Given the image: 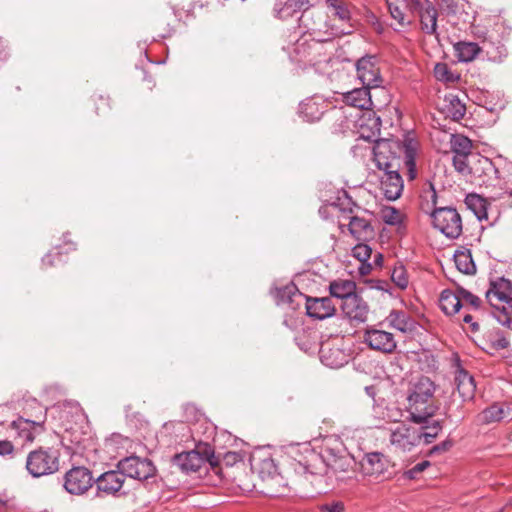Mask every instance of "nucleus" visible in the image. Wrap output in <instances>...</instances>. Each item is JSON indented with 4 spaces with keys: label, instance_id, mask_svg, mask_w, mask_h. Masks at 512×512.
<instances>
[{
    "label": "nucleus",
    "instance_id": "680f3d73",
    "mask_svg": "<svg viewBox=\"0 0 512 512\" xmlns=\"http://www.w3.org/2000/svg\"><path fill=\"white\" fill-rule=\"evenodd\" d=\"M9 57V52L7 49L6 42L0 38V63L7 60Z\"/></svg>",
    "mask_w": 512,
    "mask_h": 512
},
{
    "label": "nucleus",
    "instance_id": "39448f33",
    "mask_svg": "<svg viewBox=\"0 0 512 512\" xmlns=\"http://www.w3.org/2000/svg\"><path fill=\"white\" fill-rule=\"evenodd\" d=\"M415 386V390L408 396L409 420L416 424L426 423L436 412V406L430 401L433 397L435 386L432 388Z\"/></svg>",
    "mask_w": 512,
    "mask_h": 512
},
{
    "label": "nucleus",
    "instance_id": "f704fd0d",
    "mask_svg": "<svg viewBox=\"0 0 512 512\" xmlns=\"http://www.w3.org/2000/svg\"><path fill=\"white\" fill-rule=\"evenodd\" d=\"M273 11L277 18L283 20L294 17L299 13L296 6L293 5V0H276Z\"/></svg>",
    "mask_w": 512,
    "mask_h": 512
},
{
    "label": "nucleus",
    "instance_id": "bf43d9fd",
    "mask_svg": "<svg viewBox=\"0 0 512 512\" xmlns=\"http://www.w3.org/2000/svg\"><path fill=\"white\" fill-rule=\"evenodd\" d=\"M293 5L296 6L299 12L311 11V3L309 0H293Z\"/></svg>",
    "mask_w": 512,
    "mask_h": 512
},
{
    "label": "nucleus",
    "instance_id": "603ef678",
    "mask_svg": "<svg viewBox=\"0 0 512 512\" xmlns=\"http://www.w3.org/2000/svg\"><path fill=\"white\" fill-rule=\"evenodd\" d=\"M429 466H430V462L429 461L425 460V461L419 462L415 466H413L411 469L407 470L405 472V476L408 479H416L418 474L423 472Z\"/></svg>",
    "mask_w": 512,
    "mask_h": 512
},
{
    "label": "nucleus",
    "instance_id": "9b49d317",
    "mask_svg": "<svg viewBox=\"0 0 512 512\" xmlns=\"http://www.w3.org/2000/svg\"><path fill=\"white\" fill-rule=\"evenodd\" d=\"M342 338H334L333 342L321 341L318 349L322 364L330 368H340L350 360V354L341 348Z\"/></svg>",
    "mask_w": 512,
    "mask_h": 512
},
{
    "label": "nucleus",
    "instance_id": "de8ad7c7",
    "mask_svg": "<svg viewBox=\"0 0 512 512\" xmlns=\"http://www.w3.org/2000/svg\"><path fill=\"white\" fill-rule=\"evenodd\" d=\"M388 9L391 14V17L398 22L401 27H406L410 25V21L406 20L405 13L402 9L393 3L388 2Z\"/></svg>",
    "mask_w": 512,
    "mask_h": 512
},
{
    "label": "nucleus",
    "instance_id": "7ed1b4c3",
    "mask_svg": "<svg viewBox=\"0 0 512 512\" xmlns=\"http://www.w3.org/2000/svg\"><path fill=\"white\" fill-rule=\"evenodd\" d=\"M206 463L211 466L218 464L214 450L208 444H199L194 450L176 454L172 458L173 466L185 474L198 471Z\"/></svg>",
    "mask_w": 512,
    "mask_h": 512
},
{
    "label": "nucleus",
    "instance_id": "864d4df0",
    "mask_svg": "<svg viewBox=\"0 0 512 512\" xmlns=\"http://www.w3.org/2000/svg\"><path fill=\"white\" fill-rule=\"evenodd\" d=\"M292 466H293L295 473L300 476H304V477L308 478L307 477L308 475L316 474L312 470V466L310 464L302 463V462H295L292 464Z\"/></svg>",
    "mask_w": 512,
    "mask_h": 512
},
{
    "label": "nucleus",
    "instance_id": "09e8293b",
    "mask_svg": "<svg viewBox=\"0 0 512 512\" xmlns=\"http://www.w3.org/2000/svg\"><path fill=\"white\" fill-rule=\"evenodd\" d=\"M391 279L401 289H405L408 286L406 271L402 266L393 269Z\"/></svg>",
    "mask_w": 512,
    "mask_h": 512
},
{
    "label": "nucleus",
    "instance_id": "a211bd4d",
    "mask_svg": "<svg viewBox=\"0 0 512 512\" xmlns=\"http://www.w3.org/2000/svg\"><path fill=\"white\" fill-rule=\"evenodd\" d=\"M328 107L326 100L319 95L306 98L299 104V115L306 122L319 121Z\"/></svg>",
    "mask_w": 512,
    "mask_h": 512
},
{
    "label": "nucleus",
    "instance_id": "f03ea898",
    "mask_svg": "<svg viewBox=\"0 0 512 512\" xmlns=\"http://www.w3.org/2000/svg\"><path fill=\"white\" fill-rule=\"evenodd\" d=\"M478 37H482L483 47L480 48L477 43L460 41L454 45L456 57L459 62H471L480 53L482 49L486 51L487 57L493 62H502L507 56V50L504 44L499 40H494L493 35L488 33L478 34Z\"/></svg>",
    "mask_w": 512,
    "mask_h": 512
},
{
    "label": "nucleus",
    "instance_id": "4be33fe9",
    "mask_svg": "<svg viewBox=\"0 0 512 512\" xmlns=\"http://www.w3.org/2000/svg\"><path fill=\"white\" fill-rule=\"evenodd\" d=\"M381 190L387 200L394 201L398 199L403 191V180L399 171L384 172L380 176Z\"/></svg>",
    "mask_w": 512,
    "mask_h": 512
},
{
    "label": "nucleus",
    "instance_id": "c756f323",
    "mask_svg": "<svg viewBox=\"0 0 512 512\" xmlns=\"http://www.w3.org/2000/svg\"><path fill=\"white\" fill-rule=\"evenodd\" d=\"M445 106L444 112L447 117L451 118L454 121L461 120L466 112L465 104L458 98V96L453 94H448L444 98Z\"/></svg>",
    "mask_w": 512,
    "mask_h": 512
},
{
    "label": "nucleus",
    "instance_id": "13d9d810",
    "mask_svg": "<svg viewBox=\"0 0 512 512\" xmlns=\"http://www.w3.org/2000/svg\"><path fill=\"white\" fill-rule=\"evenodd\" d=\"M350 465V461L347 459H338L335 460V463L331 466V469L334 472H337L338 470L345 472L347 471L348 467Z\"/></svg>",
    "mask_w": 512,
    "mask_h": 512
},
{
    "label": "nucleus",
    "instance_id": "c85d7f7f",
    "mask_svg": "<svg viewBox=\"0 0 512 512\" xmlns=\"http://www.w3.org/2000/svg\"><path fill=\"white\" fill-rule=\"evenodd\" d=\"M386 320L391 327L402 333L411 332L414 329V321L404 311L392 310Z\"/></svg>",
    "mask_w": 512,
    "mask_h": 512
},
{
    "label": "nucleus",
    "instance_id": "37998d69",
    "mask_svg": "<svg viewBox=\"0 0 512 512\" xmlns=\"http://www.w3.org/2000/svg\"><path fill=\"white\" fill-rule=\"evenodd\" d=\"M381 217L383 222L387 225H399L402 223V214L394 207L382 209Z\"/></svg>",
    "mask_w": 512,
    "mask_h": 512
},
{
    "label": "nucleus",
    "instance_id": "473e14b6",
    "mask_svg": "<svg viewBox=\"0 0 512 512\" xmlns=\"http://www.w3.org/2000/svg\"><path fill=\"white\" fill-rule=\"evenodd\" d=\"M451 150L454 155L459 156H471L475 153H472V142L471 140L461 134H455L451 136Z\"/></svg>",
    "mask_w": 512,
    "mask_h": 512
},
{
    "label": "nucleus",
    "instance_id": "e433bc0d",
    "mask_svg": "<svg viewBox=\"0 0 512 512\" xmlns=\"http://www.w3.org/2000/svg\"><path fill=\"white\" fill-rule=\"evenodd\" d=\"M418 430L420 441L423 439L425 444H430L442 430V424L439 420H433L431 423L428 421Z\"/></svg>",
    "mask_w": 512,
    "mask_h": 512
},
{
    "label": "nucleus",
    "instance_id": "412c9836",
    "mask_svg": "<svg viewBox=\"0 0 512 512\" xmlns=\"http://www.w3.org/2000/svg\"><path fill=\"white\" fill-rule=\"evenodd\" d=\"M512 405L507 402H494L485 408L479 415L478 421L481 424L488 425L500 422L511 416Z\"/></svg>",
    "mask_w": 512,
    "mask_h": 512
},
{
    "label": "nucleus",
    "instance_id": "9d476101",
    "mask_svg": "<svg viewBox=\"0 0 512 512\" xmlns=\"http://www.w3.org/2000/svg\"><path fill=\"white\" fill-rule=\"evenodd\" d=\"M60 450L56 447L39 445L34 449V478L54 474L60 467Z\"/></svg>",
    "mask_w": 512,
    "mask_h": 512
},
{
    "label": "nucleus",
    "instance_id": "79ce46f5",
    "mask_svg": "<svg viewBox=\"0 0 512 512\" xmlns=\"http://www.w3.org/2000/svg\"><path fill=\"white\" fill-rule=\"evenodd\" d=\"M453 166L461 175L468 177L471 175V156H453Z\"/></svg>",
    "mask_w": 512,
    "mask_h": 512
},
{
    "label": "nucleus",
    "instance_id": "e2e57ef3",
    "mask_svg": "<svg viewBox=\"0 0 512 512\" xmlns=\"http://www.w3.org/2000/svg\"><path fill=\"white\" fill-rule=\"evenodd\" d=\"M373 265L369 261L360 262L359 273L361 275H367L371 272Z\"/></svg>",
    "mask_w": 512,
    "mask_h": 512
},
{
    "label": "nucleus",
    "instance_id": "72a5a7b5",
    "mask_svg": "<svg viewBox=\"0 0 512 512\" xmlns=\"http://www.w3.org/2000/svg\"><path fill=\"white\" fill-rule=\"evenodd\" d=\"M404 148V162L408 169L410 179H414L416 176V143L412 139H406L403 145Z\"/></svg>",
    "mask_w": 512,
    "mask_h": 512
},
{
    "label": "nucleus",
    "instance_id": "774afa93",
    "mask_svg": "<svg viewBox=\"0 0 512 512\" xmlns=\"http://www.w3.org/2000/svg\"><path fill=\"white\" fill-rule=\"evenodd\" d=\"M67 236H68V234L64 235V242H65V247H66L65 253H68L69 251H74L76 249V245L73 242L68 241Z\"/></svg>",
    "mask_w": 512,
    "mask_h": 512
},
{
    "label": "nucleus",
    "instance_id": "2eb2a0df",
    "mask_svg": "<svg viewBox=\"0 0 512 512\" xmlns=\"http://www.w3.org/2000/svg\"><path fill=\"white\" fill-rule=\"evenodd\" d=\"M364 341L373 350L383 353H391L397 346L392 333L374 328L365 331Z\"/></svg>",
    "mask_w": 512,
    "mask_h": 512
},
{
    "label": "nucleus",
    "instance_id": "ea45409f",
    "mask_svg": "<svg viewBox=\"0 0 512 512\" xmlns=\"http://www.w3.org/2000/svg\"><path fill=\"white\" fill-rule=\"evenodd\" d=\"M11 426L24 440H32V422L30 420L20 417L13 421Z\"/></svg>",
    "mask_w": 512,
    "mask_h": 512
},
{
    "label": "nucleus",
    "instance_id": "4468645a",
    "mask_svg": "<svg viewBox=\"0 0 512 512\" xmlns=\"http://www.w3.org/2000/svg\"><path fill=\"white\" fill-rule=\"evenodd\" d=\"M390 443L401 451H411L420 443L418 429L400 424L391 432Z\"/></svg>",
    "mask_w": 512,
    "mask_h": 512
},
{
    "label": "nucleus",
    "instance_id": "052dcab7",
    "mask_svg": "<svg viewBox=\"0 0 512 512\" xmlns=\"http://www.w3.org/2000/svg\"><path fill=\"white\" fill-rule=\"evenodd\" d=\"M46 419V411L44 412L43 416L41 419H39L38 421L34 420L33 422V425H34V440L36 439V437L40 434V432L42 431V424L44 423Z\"/></svg>",
    "mask_w": 512,
    "mask_h": 512
},
{
    "label": "nucleus",
    "instance_id": "f3484780",
    "mask_svg": "<svg viewBox=\"0 0 512 512\" xmlns=\"http://www.w3.org/2000/svg\"><path fill=\"white\" fill-rule=\"evenodd\" d=\"M273 296L277 305L286 306L291 310L300 308L305 300V295L299 291L294 283L276 288L273 292Z\"/></svg>",
    "mask_w": 512,
    "mask_h": 512
},
{
    "label": "nucleus",
    "instance_id": "6ab92c4d",
    "mask_svg": "<svg viewBox=\"0 0 512 512\" xmlns=\"http://www.w3.org/2000/svg\"><path fill=\"white\" fill-rule=\"evenodd\" d=\"M303 304L310 318L323 320L332 317L335 313V306L329 297L309 298L305 296Z\"/></svg>",
    "mask_w": 512,
    "mask_h": 512
},
{
    "label": "nucleus",
    "instance_id": "a878e982",
    "mask_svg": "<svg viewBox=\"0 0 512 512\" xmlns=\"http://www.w3.org/2000/svg\"><path fill=\"white\" fill-rule=\"evenodd\" d=\"M349 231L358 241L367 242L375 237V230L368 220L353 216L349 221Z\"/></svg>",
    "mask_w": 512,
    "mask_h": 512
},
{
    "label": "nucleus",
    "instance_id": "6e6552de",
    "mask_svg": "<svg viewBox=\"0 0 512 512\" xmlns=\"http://www.w3.org/2000/svg\"><path fill=\"white\" fill-rule=\"evenodd\" d=\"M116 468L120 469L125 477L140 482L155 477L157 472L154 463L150 459L136 455H131L119 460L116 464Z\"/></svg>",
    "mask_w": 512,
    "mask_h": 512
},
{
    "label": "nucleus",
    "instance_id": "5fc2aeb1",
    "mask_svg": "<svg viewBox=\"0 0 512 512\" xmlns=\"http://www.w3.org/2000/svg\"><path fill=\"white\" fill-rule=\"evenodd\" d=\"M493 337L492 343L497 349H505L509 346V341L501 330L495 331Z\"/></svg>",
    "mask_w": 512,
    "mask_h": 512
},
{
    "label": "nucleus",
    "instance_id": "a19ab883",
    "mask_svg": "<svg viewBox=\"0 0 512 512\" xmlns=\"http://www.w3.org/2000/svg\"><path fill=\"white\" fill-rule=\"evenodd\" d=\"M455 384H472L473 377L462 367L458 357L452 361Z\"/></svg>",
    "mask_w": 512,
    "mask_h": 512
},
{
    "label": "nucleus",
    "instance_id": "a18cd8bd",
    "mask_svg": "<svg viewBox=\"0 0 512 512\" xmlns=\"http://www.w3.org/2000/svg\"><path fill=\"white\" fill-rule=\"evenodd\" d=\"M352 255L359 262L368 261L372 255V248L363 241H360L352 248Z\"/></svg>",
    "mask_w": 512,
    "mask_h": 512
},
{
    "label": "nucleus",
    "instance_id": "69168bd1",
    "mask_svg": "<svg viewBox=\"0 0 512 512\" xmlns=\"http://www.w3.org/2000/svg\"><path fill=\"white\" fill-rule=\"evenodd\" d=\"M463 321L465 323L470 324L473 331H478L479 330V324L477 322L473 321V318H472V316L470 314H465L464 317H463Z\"/></svg>",
    "mask_w": 512,
    "mask_h": 512
},
{
    "label": "nucleus",
    "instance_id": "0e129e2a",
    "mask_svg": "<svg viewBox=\"0 0 512 512\" xmlns=\"http://www.w3.org/2000/svg\"><path fill=\"white\" fill-rule=\"evenodd\" d=\"M12 445L8 441H0V455H6L12 452Z\"/></svg>",
    "mask_w": 512,
    "mask_h": 512
},
{
    "label": "nucleus",
    "instance_id": "58836bf2",
    "mask_svg": "<svg viewBox=\"0 0 512 512\" xmlns=\"http://www.w3.org/2000/svg\"><path fill=\"white\" fill-rule=\"evenodd\" d=\"M326 5L332 11V14L341 21L350 20V11L343 0H326Z\"/></svg>",
    "mask_w": 512,
    "mask_h": 512
},
{
    "label": "nucleus",
    "instance_id": "aec40b11",
    "mask_svg": "<svg viewBox=\"0 0 512 512\" xmlns=\"http://www.w3.org/2000/svg\"><path fill=\"white\" fill-rule=\"evenodd\" d=\"M341 308L351 321L363 323L368 318L369 307L357 293L352 297H348L345 302H342Z\"/></svg>",
    "mask_w": 512,
    "mask_h": 512
},
{
    "label": "nucleus",
    "instance_id": "3c124183",
    "mask_svg": "<svg viewBox=\"0 0 512 512\" xmlns=\"http://www.w3.org/2000/svg\"><path fill=\"white\" fill-rule=\"evenodd\" d=\"M320 512H345V504L342 501H329L319 505Z\"/></svg>",
    "mask_w": 512,
    "mask_h": 512
},
{
    "label": "nucleus",
    "instance_id": "f8f14e48",
    "mask_svg": "<svg viewBox=\"0 0 512 512\" xmlns=\"http://www.w3.org/2000/svg\"><path fill=\"white\" fill-rule=\"evenodd\" d=\"M470 177L479 184L492 185L499 179V171L491 159L478 153L471 155Z\"/></svg>",
    "mask_w": 512,
    "mask_h": 512
},
{
    "label": "nucleus",
    "instance_id": "ddd939ff",
    "mask_svg": "<svg viewBox=\"0 0 512 512\" xmlns=\"http://www.w3.org/2000/svg\"><path fill=\"white\" fill-rule=\"evenodd\" d=\"M357 78L362 85L370 88H378L382 83L380 70L376 65V57L366 55L356 62Z\"/></svg>",
    "mask_w": 512,
    "mask_h": 512
},
{
    "label": "nucleus",
    "instance_id": "2f4dec72",
    "mask_svg": "<svg viewBox=\"0 0 512 512\" xmlns=\"http://www.w3.org/2000/svg\"><path fill=\"white\" fill-rule=\"evenodd\" d=\"M454 262L456 268L463 274L472 275L476 272V265L470 250H457L454 253Z\"/></svg>",
    "mask_w": 512,
    "mask_h": 512
},
{
    "label": "nucleus",
    "instance_id": "bb28decb",
    "mask_svg": "<svg viewBox=\"0 0 512 512\" xmlns=\"http://www.w3.org/2000/svg\"><path fill=\"white\" fill-rule=\"evenodd\" d=\"M253 472L263 480H274L277 477V467L271 457H258L253 455L250 459Z\"/></svg>",
    "mask_w": 512,
    "mask_h": 512
},
{
    "label": "nucleus",
    "instance_id": "dca6fc26",
    "mask_svg": "<svg viewBox=\"0 0 512 512\" xmlns=\"http://www.w3.org/2000/svg\"><path fill=\"white\" fill-rule=\"evenodd\" d=\"M124 481L125 476L118 468L102 473L95 479L97 496H100L102 493L105 495H115L123 487Z\"/></svg>",
    "mask_w": 512,
    "mask_h": 512
},
{
    "label": "nucleus",
    "instance_id": "c03bdc74",
    "mask_svg": "<svg viewBox=\"0 0 512 512\" xmlns=\"http://www.w3.org/2000/svg\"><path fill=\"white\" fill-rule=\"evenodd\" d=\"M299 28L301 33H309L310 31H314L316 29V24L314 22V13L313 11H304L298 18Z\"/></svg>",
    "mask_w": 512,
    "mask_h": 512
},
{
    "label": "nucleus",
    "instance_id": "338daca9",
    "mask_svg": "<svg viewBox=\"0 0 512 512\" xmlns=\"http://www.w3.org/2000/svg\"><path fill=\"white\" fill-rule=\"evenodd\" d=\"M411 3V9L416 11L417 13L419 10L424 9L425 3L423 4L421 0H410Z\"/></svg>",
    "mask_w": 512,
    "mask_h": 512
},
{
    "label": "nucleus",
    "instance_id": "4c0bfd02",
    "mask_svg": "<svg viewBox=\"0 0 512 512\" xmlns=\"http://www.w3.org/2000/svg\"><path fill=\"white\" fill-rule=\"evenodd\" d=\"M434 76L438 81L455 83L460 79L459 74L453 72L446 63H437L434 67Z\"/></svg>",
    "mask_w": 512,
    "mask_h": 512
},
{
    "label": "nucleus",
    "instance_id": "49530a36",
    "mask_svg": "<svg viewBox=\"0 0 512 512\" xmlns=\"http://www.w3.org/2000/svg\"><path fill=\"white\" fill-rule=\"evenodd\" d=\"M62 248L61 247H55L53 250L49 251L41 260L42 262V265L44 267H50V266H54L56 265L57 263H60L62 262L63 260L61 259V255H62Z\"/></svg>",
    "mask_w": 512,
    "mask_h": 512
},
{
    "label": "nucleus",
    "instance_id": "0eeeda50",
    "mask_svg": "<svg viewBox=\"0 0 512 512\" xmlns=\"http://www.w3.org/2000/svg\"><path fill=\"white\" fill-rule=\"evenodd\" d=\"M433 226L447 238L456 239L462 233V220L453 207L435 208L431 213Z\"/></svg>",
    "mask_w": 512,
    "mask_h": 512
},
{
    "label": "nucleus",
    "instance_id": "4d7b16f0",
    "mask_svg": "<svg viewBox=\"0 0 512 512\" xmlns=\"http://www.w3.org/2000/svg\"><path fill=\"white\" fill-rule=\"evenodd\" d=\"M296 340H297V345L300 347V349L305 351V352H307V353H315L319 349V347H320V345H318L316 343L313 344V345L312 344H308V343H302L300 336L297 337Z\"/></svg>",
    "mask_w": 512,
    "mask_h": 512
},
{
    "label": "nucleus",
    "instance_id": "c9c22d12",
    "mask_svg": "<svg viewBox=\"0 0 512 512\" xmlns=\"http://www.w3.org/2000/svg\"><path fill=\"white\" fill-rule=\"evenodd\" d=\"M440 12L447 16H457L464 10V0H434Z\"/></svg>",
    "mask_w": 512,
    "mask_h": 512
},
{
    "label": "nucleus",
    "instance_id": "5701e85b",
    "mask_svg": "<svg viewBox=\"0 0 512 512\" xmlns=\"http://www.w3.org/2000/svg\"><path fill=\"white\" fill-rule=\"evenodd\" d=\"M370 87L362 85L361 88H355L342 94V100L345 104L362 110L370 109L372 106Z\"/></svg>",
    "mask_w": 512,
    "mask_h": 512
},
{
    "label": "nucleus",
    "instance_id": "20e7f679",
    "mask_svg": "<svg viewBox=\"0 0 512 512\" xmlns=\"http://www.w3.org/2000/svg\"><path fill=\"white\" fill-rule=\"evenodd\" d=\"M402 147L399 142L387 139L375 140L373 162L379 171H400Z\"/></svg>",
    "mask_w": 512,
    "mask_h": 512
},
{
    "label": "nucleus",
    "instance_id": "cd10ccee",
    "mask_svg": "<svg viewBox=\"0 0 512 512\" xmlns=\"http://www.w3.org/2000/svg\"><path fill=\"white\" fill-rule=\"evenodd\" d=\"M439 306L446 315H454L457 313L462 307L459 288L456 293L448 289L443 290L440 294Z\"/></svg>",
    "mask_w": 512,
    "mask_h": 512
},
{
    "label": "nucleus",
    "instance_id": "393cba45",
    "mask_svg": "<svg viewBox=\"0 0 512 512\" xmlns=\"http://www.w3.org/2000/svg\"><path fill=\"white\" fill-rule=\"evenodd\" d=\"M421 29L428 35H437L439 11L434 3L425 0V7L418 12Z\"/></svg>",
    "mask_w": 512,
    "mask_h": 512
},
{
    "label": "nucleus",
    "instance_id": "8fccbe9b",
    "mask_svg": "<svg viewBox=\"0 0 512 512\" xmlns=\"http://www.w3.org/2000/svg\"><path fill=\"white\" fill-rule=\"evenodd\" d=\"M459 295L461 297V302L464 300L466 303L471 305L473 308L478 309L481 304V300L478 296L472 294L470 291L459 288Z\"/></svg>",
    "mask_w": 512,
    "mask_h": 512
},
{
    "label": "nucleus",
    "instance_id": "7c9ffc66",
    "mask_svg": "<svg viewBox=\"0 0 512 512\" xmlns=\"http://www.w3.org/2000/svg\"><path fill=\"white\" fill-rule=\"evenodd\" d=\"M329 290L332 297L345 302L356 294V284L351 280H336L330 283Z\"/></svg>",
    "mask_w": 512,
    "mask_h": 512
},
{
    "label": "nucleus",
    "instance_id": "1a4fd4ad",
    "mask_svg": "<svg viewBox=\"0 0 512 512\" xmlns=\"http://www.w3.org/2000/svg\"><path fill=\"white\" fill-rule=\"evenodd\" d=\"M95 484L92 472L84 466H74L63 477V487L71 495H83Z\"/></svg>",
    "mask_w": 512,
    "mask_h": 512
},
{
    "label": "nucleus",
    "instance_id": "b1692460",
    "mask_svg": "<svg viewBox=\"0 0 512 512\" xmlns=\"http://www.w3.org/2000/svg\"><path fill=\"white\" fill-rule=\"evenodd\" d=\"M324 202L318 212L321 218L325 220L330 217V209L345 212L352 205V199L345 190H338L335 197L326 199Z\"/></svg>",
    "mask_w": 512,
    "mask_h": 512
},
{
    "label": "nucleus",
    "instance_id": "423d86ee",
    "mask_svg": "<svg viewBox=\"0 0 512 512\" xmlns=\"http://www.w3.org/2000/svg\"><path fill=\"white\" fill-rule=\"evenodd\" d=\"M360 469L363 476L379 482L391 478L394 473L393 464L381 452L364 454L360 461Z\"/></svg>",
    "mask_w": 512,
    "mask_h": 512
},
{
    "label": "nucleus",
    "instance_id": "6e6d98bb",
    "mask_svg": "<svg viewBox=\"0 0 512 512\" xmlns=\"http://www.w3.org/2000/svg\"><path fill=\"white\" fill-rule=\"evenodd\" d=\"M452 446H453L452 440L446 439V440L442 441L441 443L434 445L430 449L429 454L435 455V454H441V453L447 452L448 450H450L452 448Z\"/></svg>",
    "mask_w": 512,
    "mask_h": 512
},
{
    "label": "nucleus",
    "instance_id": "f257e3e1",
    "mask_svg": "<svg viewBox=\"0 0 512 512\" xmlns=\"http://www.w3.org/2000/svg\"><path fill=\"white\" fill-rule=\"evenodd\" d=\"M486 299L496 320L512 330V282L503 277L491 282Z\"/></svg>",
    "mask_w": 512,
    "mask_h": 512
}]
</instances>
